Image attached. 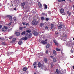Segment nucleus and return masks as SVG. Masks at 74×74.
I'll list each match as a JSON object with an SVG mask.
<instances>
[{
    "label": "nucleus",
    "instance_id": "obj_1",
    "mask_svg": "<svg viewBox=\"0 0 74 74\" xmlns=\"http://www.w3.org/2000/svg\"><path fill=\"white\" fill-rule=\"evenodd\" d=\"M32 24L34 25H36L38 23V22L36 20H33L32 22L31 23Z\"/></svg>",
    "mask_w": 74,
    "mask_h": 74
},
{
    "label": "nucleus",
    "instance_id": "obj_2",
    "mask_svg": "<svg viewBox=\"0 0 74 74\" xmlns=\"http://www.w3.org/2000/svg\"><path fill=\"white\" fill-rule=\"evenodd\" d=\"M73 43L72 42L69 41L68 43V46H69L70 47H71L73 45Z\"/></svg>",
    "mask_w": 74,
    "mask_h": 74
},
{
    "label": "nucleus",
    "instance_id": "obj_3",
    "mask_svg": "<svg viewBox=\"0 0 74 74\" xmlns=\"http://www.w3.org/2000/svg\"><path fill=\"white\" fill-rule=\"evenodd\" d=\"M44 66V64H41V63L40 62H39L38 63V67H43Z\"/></svg>",
    "mask_w": 74,
    "mask_h": 74
},
{
    "label": "nucleus",
    "instance_id": "obj_4",
    "mask_svg": "<svg viewBox=\"0 0 74 74\" xmlns=\"http://www.w3.org/2000/svg\"><path fill=\"white\" fill-rule=\"evenodd\" d=\"M28 39V38L26 36L24 37L21 39V40H24V41H26V40H27Z\"/></svg>",
    "mask_w": 74,
    "mask_h": 74
},
{
    "label": "nucleus",
    "instance_id": "obj_5",
    "mask_svg": "<svg viewBox=\"0 0 74 74\" xmlns=\"http://www.w3.org/2000/svg\"><path fill=\"white\" fill-rule=\"evenodd\" d=\"M32 33L35 36H37L38 35V32L36 31H33L32 32Z\"/></svg>",
    "mask_w": 74,
    "mask_h": 74
},
{
    "label": "nucleus",
    "instance_id": "obj_6",
    "mask_svg": "<svg viewBox=\"0 0 74 74\" xmlns=\"http://www.w3.org/2000/svg\"><path fill=\"white\" fill-rule=\"evenodd\" d=\"M38 5L39 6V9L42 8V5L41 4V3L40 2H38Z\"/></svg>",
    "mask_w": 74,
    "mask_h": 74
},
{
    "label": "nucleus",
    "instance_id": "obj_7",
    "mask_svg": "<svg viewBox=\"0 0 74 74\" xmlns=\"http://www.w3.org/2000/svg\"><path fill=\"white\" fill-rule=\"evenodd\" d=\"M8 29V27L6 26H4V28H3L2 29V30L3 32L6 31Z\"/></svg>",
    "mask_w": 74,
    "mask_h": 74
},
{
    "label": "nucleus",
    "instance_id": "obj_8",
    "mask_svg": "<svg viewBox=\"0 0 74 74\" xmlns=\"http://www.w3.org/2000/svg\"><path fill=\"white\" fill-rule=\"evenodd\" d=\"M64 9L62 8H61L60 10V12L61 14H62L64 15H65L64 14H63V13H64Z\"/></svg>",
    "mask_w": 74,
    "mask_h": 74
},
{
    "label": "nucleus",
    "instance_id": "obj_9",
    "mask_svg": "<svg viewBox=\"0 0 74 74\" xmlns=\"http://www.w3.org/2000/svg\"><path fill=\"white\" fill-rule=\"evenodd\" d=\"M41 43L43 45H45L47 44V42L44 40H42L41 41Z\"/></svg>",
    "mask_w": 74,
    "mask_h": 74
},
{
    "label": "nucleus",
    "instance_id": "obj_10",
    "mask_svg": "<svg viewBox=\"0 0 74 74\" xmlns=\"http://www.w3.org/2000/svg\"><path fill=\"white\" fill-rule=\"evenodd\" d=\"M27 67H24L22 69L23 71H25L27 70Z\"/></svg>",
    "mask_w": 74,
    "mask_h": 74
},
{
    "label": "nucleus",
    "instance_id": "obj_11",
    "mask_svg": "<svg viewBox=\"0 0 74 74\" xmlns=\"http://www.w3.org/2000/svg\"><path fill=\"white\" fill-rule=\"evenodd\" d=\"M7 17H8L10 20L11 21L12 20V16H10V15H7L6 16Z\"/></svg>",
    "mask_w": 74,
    "mask_h": 74
},
{
    "label": "nucleus",
    "instance_id": "obj_12",
    "mask_svg": "<svg viewBox=\"0 0 74 74\" xmlns=\"http://www.w3.org/2000/svg\"><path fill=\"white\" fill-rule=\"evenodd\" d=\"M50 46V44H47L46 45V48H48Z\"/></svg>",
    "mask_w": 74,
    "mask_h": 74
},
{
    "label": "nucleus",
    "instance_id": "obj_13",
    "mask_svg": "<svg viewBox=\"0 0 74 74\" xmlns=\"http://www.w3.org/2000/svg\"><path fill=\"white\" fill-rule=\"evenodd\" d=\"M62 27V24H60L59 26L58 27V29H61Z\"/></svg>",
    "mask_w": 74,
    "mask_h": 74
},
{
    "label": "nucleus",
    "instance_id": "obj_14",
    "mask_svg": "<svg viewBox=\"0 0 74 74\" xmlns=\"http://www.w3.org/2000/svg\"><path fill=\"white\" fill-rule=\"evenodd\" d=\"M32 36V34L31 33H29V34L27 36V37L28 38H31V36Z\"/></svg>",
    "mask_w": 74,
    "mask_h": 74
},
{
    "label": "nucleus",
    "instance_id": "obj_15",
    "mask_svg": "<svg viewBox=\"0 0 74 74\" xmlns=\"http://www.w3.org/2000/svg\"><path fill=\"white\" fill-rule=\"evenodd\" d=\"M20 34V33L19 32H16V35L17 36H19Z\"/></svg>",
    "mask_w": 74,
    "mask_h": 74
},
{
    "label": "nucleus",
    "instance_id": "obj_16",
    "mask_svg": "<svg viewBox=\"0 0 74 74\" xmlns=\"http://www.w3.org/2000/svg\"><path fill=\"white\" fill-rule=\"evenodd\" d=\"M22 41L21 40L19 41L18 42V45H21L22 44Z\"/></svg>",
    "mask_w": 74,
    "mask_h": 74
},
{
    "label": "nucleus",
    "instance_id": "obj_17",
    "mask_svg": "<svg viewBox=\"0 0 74 74\" xmlns=\"http://www.w3.org/2000/svg\"><path fill=\"white\" fill-rule=\"evenodd\" d=\"M32 12L33 13H36L37 12L36 10L34 9L32 10Z\"/></svg>",
    "mask_w": 74,
    "mask_h": 74
},
{
    "label": "nucleus",
    "instance_id": "obj_18",
    "mask_svg": "<svg viewBox=\"0 0 74 74\" xmlns=\"http://www.w3.org/2000/svg\"><path fill=\"white\" fill-rule=\"evenodd\" d=\"M67 13L68 14V15L69 16H70L71 15V13L70 12H69V11L67 12Z\"/></svg>",
    "mask_w": 74,
    "mask_h": 74
},
{
    "label": "nucleus",
    "instance_id": "obj_19",
    "mask_svg": "<svg viewBox=\"0 0 74 74\" xmlns=\"http://www.w3.org/2000/svg\"><path fill=\"white\" fill-rule=\"evenodd\" d=\"M53 54L56 56L57 55V53L56 51L55 50H54L53 51Z\"/></svg>",
    "mask_w": 74,
    "mask_h": 74
},
{
    "label": "nucleus",
    "instance_id": "obj_20",
    "mask_svg": "<svg viewBox=\"0 0 74 74\" xmlns=\"http://www.w3.org/2000/svg\"><path fill=\"white\" fill-rule=\"evenodd\" d=\"M31 30H26V32L27 33H30L31 32Z\"/></svg>",
    "mask_w": 74,
    "mask_h": 74
},
{
    "label": "nucleus",
    "instance_id": "obj_21",
    "mask_svg": "<svg viewBox=\"0 0 74 74\" xmlns=\"http://www.w3.org/2000/svg\"><path fill=\"white\" fill-rule=\"evenodd\" d=\"M47 61L48 60L47 58H45L44 59V62H45L46 63Z\"/></svg>",
    "mask_w": 74,
    "mask_h": 74
},
{
    "label": "nucleus",
    "instance_id": "obj_22",
    "mask_svg": "<svg viewBox=\"0 0 74 74\" xmlns=\"http://www.w3.org/2000/svg\"><path fill=\"white\" fill-rule=\"evenodd\" d=\"M25 4V2H24L21 3V5L22 6H24Z\"/></svg>",
    "mask_w": 74,
    "mask_h": 74
},
{
    "label": "nucleus",
    "instance_id": "obj_23",
    "mask_svg": "<svg viewBox=\"0 0 74 74\" xmlns=\"http://www.w3.org/2000/svg\"><path fill=\"white\" fill-rule=\"evenodd\" d=\"M54 43L56 45V46L58 45L57 42L56 40H54Z\"/></svg>",
    "mask_w": 74,
    "mask_h": 74
},
{
    "label": "nucleus",
    "instance_id": "obj_24",
    "mask_svg": "<svg viewBox=\"0 0 74 74\" xmlns=\"http://www.w3.org/2000/svg\"><path fill=\"white\" fill-rule=\"evenodd\" d=\"M53 60V61L54 62H56L57 61L56 58V57L54 58Z\"/></svg>",
    "mask_w": 74,
    "mask_h": 74
},
{
    "label": "nucleus",
    "instance_id": "obj_25",
    "mask_svg": "<svg viewBox=\"0 0 74 74\" xmlns=\"http://www.w3.org/2000/svg\"><path fill=\"white\" fill-rule=\"evenodd\" d=\"M16 40V38H14L12 40V42H14Z\"/></svg>",
    "mask_w": 74,
    "mask_h": 74
},
{
    "label": "nucleus",
    "instance_id": "obj_26",
    "mask_svg": "<svg viewBox=\"0 0 74 74\" xmlns=\"http://www.w3.org/2000/svg\"><path fill=\"white\" fill-rule=\"evenodd\" d=\"M26 33V31H24L21 33V35H23Z\"/></svg>",
    "mask_w": 74,
    "mask_h": 74
},
{
    "label": "nucleus",
    "instance_id": "obj_27",
    "mask_svg": "<svg viewBox=\"0 0 74 74\" xmlns=\"http://www.w3.org/2000/svg\"><path fill=\"white\" fill-rule=\"evenodd\" d=\"M53 27H54V25L53 24H51V29H52L53 28Z\"/></svg>",
    "mask_w": 74,
    "mask_h": 74
},
{
    "label": "nucleus",
    "instance_id": "obj_28",
    "mask_svg": "<svg viewBox=\"0 0 74 74\" xmlns=\"http://www.w3.org/2000/svg\"><path fill=\"white\" fill-rule=\"evenodd\" d=\"M2 44L3 45H5V46L7 45V44L4 42H2Z\"/></svg>",
    "mask_w": 74,
    "mask_h": 74
},
{
    "label": "nucleus",
    "instance_id": "obj_29",
    "mask_svg": "<svg viewBox=\"0 0 74 74\" xmlns=\"http://www.w3.org/2000/svg\"><path fill=\"white\" fill-rule=\"evenodd\" d=\"M71 51V53H73L74 52L73 50V49L72 48V49H71V51Z\"/></svg>",
    "mask_w": 74,
    "mask_h": 74
},
{
    "label": "nucleus",
    "instance_id": "obj_30",
    "mask_svg": "<svg viewBox=\"0 0 74 74\" xmlns=\"http://www.w3.org/2000/svg\"><path fill=\"white\" fill-rule=\"evenodd\" d=\"M37 65V63L36 62H35L34 63V64H33V66H36Z\"/></svg>",
    "mask_w": 74,
    "mask_h": 74
},
{
    "label": "nucleus",
    "instance_id": "obj_31",
    "mask_svg": "<svg viewBox=\"0 0 74 74\" xmlns=\"http://www.w3.org/2000/svg\"><path fill=\"white\" fill-rule=\"evenodd\" d=\"M58 69H56V72L57 73V74H59V73L60 72L59 71L58 72Z\"/></svg>",
    "mask_w": 74,
    "mask_h": 74
},
{
    "label": "nucleus",
    "instance_id": "obj_32",
    "mask_svg": "<svg viewBox=\"0 0 74 74\" xmlns=\"http://www.w3.org/2000/svg\"><path fill=\"white\" fill-rule=\"evenodd\" d=\"M56 50L58 52H59L60 51V49H58V48H56Z\"/></svg>",
    "mask_w": 74,
    "mask_h": 74
},
{
    "label": "nucleus",
    "instance_id": "obj_33",
    "mask_svg": "<svg viewBox=\"0 0 74 74\" xmlns=\"http://www.w3.org/2000/svg\"><path fill=\"white\" fill-rule=\"evenodd\" d=\"M23 28L22 27H20L19 28V30H21V31H22L23 29Z\"/></svg>",
    "mask_w": 74,
    "mask_h": 74
},
{
    "label": "nucleus",
    "instance_id": "obj_34",
    "mask_svg": "<svg viewBox=\"0 0 74 74\" xmlns=\"http://www.w3.org/2000/svg\"><path fill=\"white\" fill-rule=\"evenodd\" d=\"M13 19L14 20V21H16V17H14L13 18Z\"/></svg>",
    "mask_w": 74,
    "mask_h": 74
},
{
    "label": "nucleus",
    "instance_id": "obj_35",
    "mask_svg": "<svg viewBox=\"0 0 74 74\" xmlns=\"http://www.w3.org/2000/svg\"><path fill=\"white\" fill-rule=\"evenodd\" d=\"M56 35H58V31H56Z\"/></svg>",
    "mask_w": 74,
    "mask_h": 74
},
{
    "label": "nucleus",
    "instance_id": "obj_36",
    "mask_svg": "<svg viewBox=\"0 0 74 74\" xmlns=\"http://www.w3.org/2000/svg\"><path fill=\"white\" fill-rule=\"evenodd\" d=\"M45 53H46V54H48V51L47 50L46 51Z\"/></svg>",
    "mask_w": 74,
    "mask_h": 74
},
{
    "label": "nucleus",
    "instance_id": "obj_37",
    "mask_svg": "<svg viewBox=\"0 0 74 74\" xmlns=\"http://www.w3.org/2000/svg\"><path fill=\"white\" fill-rule=\"evenodd\" d=\"M51 67H53V64H51Z\"/></svg>",
    "mask_w": 74,
    "mask_h": 74
},
{
    "label": "nucleus",
    "instance_id": "obj_38",
    "mask_svg": "<svg viewBox=\"0 0 74 74\" xmlns=\"http://www.w3.org/2000/svg\"><path fill=\"white\" fill-rule=\"evenodd\" d=\"M44 6H45L46 9H47V5H45H45Z\"/></svg>",
    "mask_w": 74,
    "mask_h": 74
},
{
    "label": "nucleus",
    "instance_id": "obj_39",
    "mask_svg": "<svg viewBox=\"0 0 74 74\" xmlns=\"http://www.w3.org/2000/svg\"><path fill=\"white\" fill-rule=\"evenodd\" d=\"M41 20H43L45 19V18L44 17H42L41 18Z\"/></svg>",
    "mask_w": 74,
    "mask_h": 74
},
{
    "label": "nucleus",
    "instance_id": "obj_40",
    "mask_svg": "<svg viewBox=\"0 0 74 74\" xmlns=\"http://www.w3.org/2000/svg\"><path fill=\"white\" fill-rule=\"evenodd\" d=\"M12 23V22H10V23L8 24V25L10 26L11 25V23Z\"/></svg>",
    "mask_w": 74,
    "mask_h": 74
},
{
    "label": "nucleus",
    "instance_id": "obj_41",
    "mask_svg": "<svg viewBox=\"0 0 74 74\" xmlns=\"http://www.w3.org/2000/svg\"><path fill=\"white\" fill-rule=\"evenodd\" d=\"M40 25L41 27H42L43 26V23H41Z\"/></svg>",
    "mask_w": 74,
    "mask_h": 74
},
{
    "label": "nucleus",
    "instance_id": "obj_42",
    "mask_svg": "<svg viewBox=\"0 0 74 74\" xmlns=\"http://www.w3.org/2000/svg\"><path fill=\"white\" fill-rule=\"evenodd\" d=\"M12 38V36H11L9 37V39H10H10H11V38Z\"/></svg>",
    "mask_w": 74,
    "mask_h": 74
},
{
    "label": "nucleus",
    "instance_id": "obj_43",
    "mask_svg": "<svg viewBox=\"0 0 74 74\" xmlns=\"http://www.w3.org/2000/svg\"><path fill=\"white\" fill-rule=\"evenodd\" d=\"M25 25L26 26H29V24L28 23H26L25 24Z\"/></svg>",
    "mask_w": 74,
    "mask_h": 74
},
{
    "label": "nucleus",
    "instance_id": "obj_44",
    "mask_svg": "<svg viewBox=\"0 0 74 74\" xmlns=\"http://www.w3.org/2000/svg\"><path fill=\"white\" fill-rule=\"evenodd\" d=\"M46 20L47 21H48L49 20V18H46Z\"/></svg>",
    "mask_w": 74,
    "mask_h": 74
},
{
    "label": "nucleus",
    "instance_id": "obj_45",
    "mask_svg": "<svg viewBox=\"0 0 74 74\" xmlns=\"http://www.w3.org/2000/svg\"><path fill=\"white\" fill-rule=\"evenodd\" d=\"M4 39L3 38H1V40H3Z\"/></svg>",
    "mask_w": 74,
    "mask_h": 74
},
{
    "label": "nucleus",
    "instance_id": "obj_46",
    "mask_svg": "<svg viewBox=\"0 0 74 74\" xmlns=\"http://www.w3.org/2000/svg\"><path fill=\"white\" fill-rule=\"evenodd\" d=\"M14 10H17V8L16 7H15L14 8Z\"/></svg>",
    "mask_w": 74,
    "mask_h": 74
},
{
    "label": "nucleus",
    "instance_id": "obj_47",
    "mask_svg": "<svg viewBox=\"0 0 74 74\" xmlns=\"http://www.w3.org/2000/svg\"><path fill=\"white\" fill-rule=\"evenodd\" d=\"M72 50H73V51H74V46L72 48Z\"/></svg>",
    "mask_w": 74,
    "mask_h": 74
},
{
    "label": "nucleus",
    "instance_id": "obj_48",
    "mask_svg": "<svg viewBox=\"0 0 74 74\" xmlns=\"http://www.w3.org/2000/svg\"><path fill=\"white\" fill-rule=\"evenodd\" d=\"M26 23H24V22H22V24L23 25H25V24Z\"/></svg>",
    "mask_w": 74,
    "mask_h": 74
},
{
    "label": "nucleus",
    "instance_id": "obj_49",
    "mask_svg": "<svg viewBox=\"0 0 74 74\" xmlns=\"http://www.w3.org/2000/svg\"><path fill=\"white\" fill-rule=\"evenodd\" d=\"M58 2H61L62 1V0H58Z\"/></svg>",
    "mask_w": 74,
    "mask_h": 74
},
{
    "label": "nucleus",
    "instance_id": "obj_50",
    "mask_svg": "<svg viewBox=\"0 0 74 74\" xmlns=\"http://www.w3.org/2000/svg\"><path fill=\"white\" fill-rule=\"evenodd\" d=\"M45 29H48V27H47V26H46L45 27Z\"/></svg>",
    "mask_w": 74,
    "mask_h": 74
},
{
    "label": "nucleus",
    "instance_id": "obj_51",
    "mask_svg": "<svg viewBox=\"0 0 74 74\" xmlns=\"http://www.w3.org/2000/svg\"><path fill=\"white\" fill-rule=\"evenodd\" d=\"M2 27V25H0V29H1Z\"/></svg>",
    "mask_w": 74,
    "mask_h": 74
},
{
    "label": "nucleus",
    "instance_id": "obj_52",
    "mask_svg": "<svg viewBox=\"0 0 74 74\" xmlns=\"http://www.w3.org/2000/svg\"><path fill=\"white\" fill-rule=\"evenodd\" d=\"M62 2H65V0H62Z\"/></svg>",
    "mask_w": 74,
    "mask_h": 74
},
{
    "label": "nucleus",
    "instance_id": "obj_53",
    "mask_svg": "<svg viewBox=\"0 0 74 74\" xmlns=\"http://www.w3.org/2000/svg\"><path fill=\"white\" fill-rule=\"evenodd\" d=\"M42 15H45V13H42Z\"/></svg>",
    "mask_w": 74,
    "mask_h": 74
},
{
    "label": "nucleus",
    "instance_id": "obj_54",
    "mask_svg": "<svg viewBox=\"0 0 74 74\" xmlns=\"http://www.w3.org/2000/svg\"><path fill=\"white\" fill-rule=\"evenodd\" d=\"M50 57L53 58V56H50Z\"/></svg>",
    "mask_w": 74,
    "mask_h": 74
},
{
    "label": "nucleus",
    "instance_id": "obj_55",
    "mask_svg": "<svg viewBox=\"0 0 74 74\" xmlns=\"http://www.w3.org/2000/svg\"><path fill=\"white\" fill-rule=\"evenodd\" d=\"M36 66H34V68H36Z\"/></svg>",
    "mask_w": 74,
    "mask_h": 74
},
{
    "label": "nucleus",
    "instance_id": "obj_56",
    "mask_svg": "<svg viewBox=\"0 0 74 74\" xmlns=\"http://www.w3.org/2000/svg\"><path fill=\"white\" fill-rule=\"evenodd\" d=\"M72 68H73V69H74V66H73V67Z\"/></svg>",
    "mask_w": 74,
    "mask_h": 74
},
{
    "label": "nucleus",
    "instance_id": "obj_57",
    "mask_svg": "<svg viewBox=\"0 0 74 74\" xmlns=\"http://www.w3.org/2000/svg\"><path fill=\"white\" fill-rule=\"evenodd\" d=\"M64 36H63H63H62V37L63 38V37H64Z\"/></svg>",
    "mask_w": 74,
    "mask_h": 74
},
{
    "label": "nucleus",
    "instance_id": "obj_58",
    "mask_svg": "<svg viewBox=\"0 0 74 74\" xmlns=\"http://www.w3.org/2000/svg\"><path fill=\"white\" fill-rule=\"evenodd\" d=\"M73 7L74 8V5H73Z\"/></svg>",
    "mask_w": 74,
    "mask_h": 74
},
{
    "label": "nucleus",
    "instance_id": "obj_59",
    "mask_svg": "<svg viewBox=\"0 0 74 74\" xmlns=\"http://www.w3.org/2000/svg\"><path fill=\"white\" fill-rule=\"evenodd\" d=\"M1 6V3H0V6Z\"/></svg>",
    "mask_w": 74,
    "mask_h": 74
},
{
    "label": "nucleus",
    "instance_id": "obj_60",
    "mask_svg": "<svg viewBox=\"0 0 74 74\" xmlns=\"http://www.w3.org/2000/svg\"><path fill=\"white\" fill-rule=\"evenodd\" d=\"M45 41H47V39H46L45 40Z\"/></svg>",
    "mask_w": 74,
    "mask_h": 74
},
{
    "label": "nucleus",
    "instance_id": "obj_61",
    "mask_svg": "<svg viewBox=\"0 0 74 74\" xmlns=\"http://www.w3.org/2000/svg\"><path fill=\"white\" fill-rule=\"evenodd\" d=\"M24 28H26V26H25L24 27Z\"/></svg>",
    "mask_w": 74,
    "mask_h": 74
},
{
    "label": "nucleus",
    "instance_id": "obj_62",
    "mask_svg": "<svg viewBox=\"0 0 74 74\" xmlns=\"http://www.w3.org/2000/svg\"><path fill=\"white\" fill-rule=\"evenodd\" d=\"M28 33H27L26 34V35H28Z\"/></svg>",
    "mask_w": 74,
    "mask_h": 74
},
{
    "label": "nucleus",
    "instance_id": "obj_63",
    "mask_svg": "<svg viewBox=\"0 0 74 74\" xmlns=\"http://www.w3.org/2000/svg\"><path fill=\"white\" fill-rule=\"evenodd\" d=\"M24 73H21V74H24Z\"/></svg>",
    "mask_w": 74,
    "mask_h": 74
},
{
    "label": "nucleus",
    "instance_id": "obj_64",
    "mask_svg": "<svg viewBox=\"0 0 74 74\" xmlns=\"http://www.w3.org/2000/svg\"><path fill=\"white\" fill-rule=\"evenodd\" d=\"M73 40H74V38H73Z\"/></svg>",
    "mask_w": 74,
    "mask_h": 74
}]
</instances>
